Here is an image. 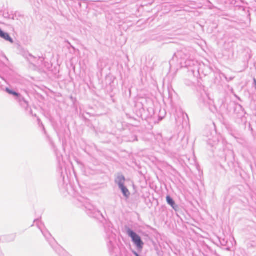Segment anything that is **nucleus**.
Here are the masks:
<instances>
[{
    "label": "nucleus",
    "mask_w": 256,
    "mask_h": 256,
    "mask_svg": "<svg viewBox=\"0 0 256 256\" xmlns=\"http://www.w3.org/2000/svg\"><path fill=\"white\" fill-rule=\"evenodd\" d=\"M175 58L178 59L182 67L188 68L194 75H195L196 72H198L199 74L201 72H202L201 70L203 66L198 64V61L190 58L186 50H180L175 54L170 60V64L174 61Z\"/></svg>",
    "instance_id": "1"
},
{
    "label": "nucleus",
    "mask_w": 256,
    "mask_h": 256,
    "mask_svg": "<svg viewBox=\"0 0 256 256\" xmlns=\"http://www.w3.org/2000/svg\"><path fill=\"white\" fill-rule=\"evenodd\" d=\"M111 225L109 222L104 225L108 252L110 256H122L121 249L116 242V234L113 232Z\"/></svg>",
    "instance_id": "2"
},
{
    "label": "nucleus",
    "mask_w": 256,
    "mask_h": 256,
    "mask_svg": "<svg viewBox=\"0 0 256 256\" xmlns=\"http://www.w3.org/2000/svg\"><path fill=\"white\" fill-rule=\"evenodd\" d=\"M34 222L36 223V225L40 230L42 234L50 243L52 247L58 254L61 256V254L64 252V250L56 243L55 240L52 238L50 232L43 228V227H44L43 223L39 219L35 220H34Z\"/></svg>",
    "instance_id": "3"
},
{
    "label": "nucleus",
    "mask_w": 256,
    "mask_h": 256,
    "mask_svg": "<svg viewBox=\"0 0 256 256\" xmlns=\"http://www.w3.org/2000/svg\"><path fill=\"white\" fill-rule=\"evenodd\" d=\"M6 90L8 94H12L14 96L15 100L18 104L20 106L25 110L27 114L32 116H36V114H33L32 111L30 106L28 100L24 98L23 96L18 92L10 90L8 88H6Z\"/></svg>",
    "instance_id": "4"
},
{
    "label": "nucleus",
    "mask_w": 256,
    "mask_h": 256,
    "mask_svg": "<svg viewBox=\"0 0 256 256\" xmlns=\"http://www.w3.org/2000/svg\"><path fill=\"white\" fill-rule=\"evenodd\" d=\"M78 200L85 208L86 212L90 217L99 218L103 216L100 211L98 210L90 202V200L82 196H80Z\"/></svg>",
    "instance_id": "5"
},
{
    "label": "nucleus",
    "mask_w": 256,
    "mask_h": 256,
    "mask_svg": "<svg viewBox=\"0 0 256 256\" xmlns=\"http://www.w3.org/2000/svg\"><path fill=\"white\" fill-rule=\"evenodd\" d=\"M199 104L202 108H208L213 113L216 111L214 100L210 98L209 95L204 90L200 92L199 98Z\"/></svg>",
    "instance_id": "6"
},
{
    "label": "nucleus",
    "mask_w": 256,
    "mask_h": 256,
    "mask_svg": "<svg viewBox=\"0 0 256 256\" xmlns=\"http://www.w3.org/2000/svg\"><path fill=\"white\" fill-rule=\"evenodd\" d=\"M126 233L132 239V241L138 250H142L144 246V242L140 236L129 227H126Z\"/></svg>",
    "instance_id": "7"
},
{
    "label": "nucleus",
    "mask_w": 256,
    "mask_h": 256,
    "mask_svg": "<svg viewBox=\"0 0 256 256\" xmlns=\"http://www.w3.org/2000/svg\"><path fill=\"white\" fill-rule=\"evenodd\" d=\"M234 112L236 114H238V116L239 118H242L246 114L244 108L240 104H236Z\"/></svg>",
    "instance_id": "8"
},
{
    "label": "nucleus",
    "mask_w": 256,
    "mask_h": 256,
    "mask_svg": "<svg viewBox=\"0 0 256 256\" xmlns=\"http://www.w3.org/2000/svg\"><path fill=\"white\" fill-rule=\"evenodd\" d=\"M166 200L168 204L172 208L175 210L178 211L179 207L177 205L174 199L169 195H168L166 197Z\"/></svg>",
    "instance_id": "9"
},
{
    "label": "nucleus",
    "mask_w": 256,
    "mask_h": 256,
    "mask_svg": "<svg viewBox=\"0 0 256 256\" xmlns=\"http://www.w3.org/2000/svg\"><path fill=\"white\" fill-rule=\"evenodd\" d=\"M0 38L10 42L11 44H13L14 42L13 39L10 36V34L8 33L3 31L0 28Z\"/></svg>",
    "instance_id": "10"
},
{
    "label": "nucleus",
    "mask_w": 256,
    "mask_h": 256,
    "mask_svg": "<svg viewBox=\"0 0 256 256\" xmlns=\"http://www.w3.org/2000/svg\"><path fill=\"white\" fill-rule=\"evenodd\" d=\"M126 178L122 174H118L115 180V182L118 184V187L124 185Z\"/></svg>",
    "instance_id": "11"
},
{
    "label": "nucleus",
    "mask_w": 256,
    "mask_h": 256,
    "mask_svg": "<svg viewBox=\"0 0 256 256\" xmlns=\"http://www.w3.org/2000/svg\"><path fill=\"white\" fill-rule=\"evenodd\" d=\"M119 188L121 190L124 196L126 198H128L130 197V192H129L128 188L124 186V185L119 187Z\"/></svg>",
    "instance_id": "12"
},
{
    "label": "nucleus",
    "mask_w": 256,
    "mask_h": 256,
    "mask_svg": "<svg viewBox=\"0 0 256 256\" xmlns=\"http://www.w3.org/2000/svg\"><path fill=\"white\" fill-rule=\"evenodd\" d=\"M0 60L4 64L6 65L8 60L5 55H2L0 57Z\"/></svg>",
    "instance_id": "13"
},
{
    "label": "nucleus",
    "mask_w": 256,
    "mask_h": 256,
    "mask_svg": "<svg viewBox=\"0 0 256 256\" xmlns=\"http://www.w3.org/2000/svg\"><path fill=\"white\" fill-rule=\"evenodd\" d=\"M29 58H28V60L30 61V62L32 64L35 62V60H36V58L34 56H32V54H28Z\"/></svg>",
    "instance_id": "14"
},
{
    "label": "nucleus",
    "mask_w": 256,
    "mask_h": 256,
    "mask_svg": "<svg viewBox=\"0 0 256 256\" xmlns=\"http://www.w3.org/2000/svg\"><path fill=\"white\" fill-rule=\"evenodd\" d=\"M220 244L223 246H226L228 242L224 239H220Z\"/></svg>",
    "instance_id": "15"
},
{
    "label": "nucleus",
    "mask_w": 256,
    "mask_h": 256,
    "mask_svg": "<svg viewBox=\"0 0 256 256\" xmlns=\"http://www.w3.org/2000/svg\"><path fill=\"white\" fill-rule=\"evenodd\" d=\"M138 140V137L136 136H132L130 140V141L132 142H136Z\"/></svg>",
    "instance_id": "16"
},
{
    "label": "nucleus",
    "mask_w": 256,
    "mask_h": 256,
    "mask_svg": "<svg viewBox=\"0 0 256 256\" xmlns=\"http://www.w3.org/2000/svg\"><path fill=\"white\" fill-rule=\"evenodd\" d=\"M245 18H246V21H247V22H245L244 23V25H247V24H248V23H250V17L247 16V17H245Z\"/></svg>",
    "instance_id": "17"
},
{
    "label": "nucleus",
    "mask_w": 256,
    "mask_h": 256,
    "mask_svg": "<svg viewBox=\"0 0 256 256\" xmlns=\"http://www.w3.org/2000/svg\"><path fill=\"white\" fill-rule=\"evenodd\" d=\"M134 254L135 255V256H140L136 252H134Z\"/></svg>",
    "instance_id": "18"
},
{
    "label": "nucleus",
    "mask_w": 256,
    "mask_h": 256,
    "mask_svg": "<svg viewBox=\"0 0 256 256\" xmlns=\"http://www.w3.org/2000/svg\"><path fill=\"white\" fill-rule=\"evenodd\" d=\"M254 83L255 84L256 89V79H254Z\"/></svg>",
    "instance_id": "19"
},
{
    "label": "nucleus",
    "mask_w": 256,
    "mask_h": 256,
    "mask_svg": "<svg viewBox=\"0 0 256 256\" xmlns=\"http://www.w3.org/2000/svg\"><path fill=\"white\" fill-rule=\"evenodd\" d=\"M14 240V237L13 236L12 238V240Z\"/></svg>",
    "instance_id": "20"
},
{
    "label": "nucleus",
    "mask_w": 256,
    "mask_h": 256,
    "mask_svg": "<svg viewBox=\"0 0 256 256\" xmlns=\"http://www.w3.org/2000/svg\"><path fill=\"white\" fill-rule=\"evenodd\" d=\"M98 65L99 66V65H100V63L99 62L98 64Z\"/></svg>",
    "instance_id": "21"
}]
</instances>
